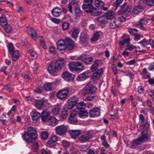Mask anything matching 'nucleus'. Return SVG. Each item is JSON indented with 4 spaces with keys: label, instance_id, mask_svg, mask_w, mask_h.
<instances>
[{
    "label": "nucleus",
    "instance_id": "obj_55",
    "mask_svg": "<svg viewBox=\"0 0 154 154\" xmlns=\"http://www.w3.org/2000/svg\"><path fill=\"white\" fill-rule=\"evenodd\" d=\"M123 0H117L115 2L113 3V6L116 7V8L119 7L120 5L122 2Z\"/></svg>",
    "mask_w": 154,
    "mask_h": 154
},
{
    "label": "nucleus",
    "instance_id": "obj_52",
    "mask_svg": "<svg viewBox=\"0 0 154 154\" xmlns=\"http://www.w3.org/2000/svg\"><path fill=\"white\" fill-rule=\"evenodd\" d=\"M75 12L76 16H80L82 14V11L79 8H76L75 10Z\"/></svg>",
    "mask_w": 154,
    "mask_h": 154
},
{
    "label": "nucleus",
    "instance_id": "obj_34",
    "mask_svg": "<svg viewBox=\"0 0 154 154\" xmlns=\"http://www.w3.org/2000/svg\"><path fill=\"white\" fill-rule=\"evenodd\" d=\"M56 69H57L55 65L54 66L51 64L50 65L48 68V70L50 73H54L56 72Z\"/></svg>",
    "mask_w": 154,
    "mask_h": 154
},
{
    "label": "nucleus",
    "instance_id": "obj_64",
    "mask_svg": "<svg viewBox=\"0 0 154 154\" xmlns=\"http://www.w3.org/2000/svg\"><path fill=\"white\" fill-rule=\"evenodd\" d=\"M136 61L134 59L130 61L127 62L126 64L127 65H133L136 63Z\"/></svg>",
    "mask_w": 154,
    "mask_h": 154
},
{
    "label": "nucleus",
    "instance_id": "obj_30",
    "mask_svg": "<svg viewBox=\"0 0 154 154\" xmlns=\"http://www.w3.org/2000/svg\"><path fill=\"white\" fill-rule=\"evenodd\" d=\"M97 20L101 23L106 24L107 23V20L106 16L103 15L98 17Z\"/></svg>",
    "mask_w": 154,
    "mask_h": 154
},
{
    "label": "nucleus",
    "instance_id": "obj_51",
    "mask_svg": "<svg viewBox=\"0 0 154 154\" xmlns=\"http://www.w3.org/2000/svg\"><path fill=\"white\" fill-rule=\"evenodd\" d=\"M43 89L42 86H39L36 87V88L34 90V92L38 93H41L42 92Z\"/></svg>",
    "mask_w": 154,
    "mask_h": 154
},
{
    "label": "nucleus",
    "instance_id": "obj_16",
    "mask_svg": "<svg viewBox=\"0 0 154 154\" xmlns=\"http://www.w3.org/2000/svg\"><path fill=\"white\" fill-rule=\"evenodd\" d=\"M31 114L33 122L34 123H36L41 117L40 113L37 111H33Z\"/></svg>",
    "mask_w": 154,
    "mask_h": 154
},
{
    "label": "nucleus",
    "instance_id": "obj_18",
    "mask_svg": "<svg viewBox=\"0 0 154 154\" xmlns=\"http://www.w3.org/2000/svg\"><path fill=\"white\" fill-rule=\"evenodd\" d=\"M66 62L63 58H59L56 61L55 65L57 69H61L65 66Z\"/></svg>",
    "mask_w": 154,
    "mask_h": 154
},
{
    "label": "nucleus",
    "instance_id": "obj_3",
    "mask_svg": "<svg viewBox=\"0 0 154 154\" xmlns=\"http://www.w3.org/2000/svg\"><path fill=\"white\" fill-rule=\"evenodd\" d=\"M125 21V17L123 16L118 17L113 21H111L109 23V26L112 29L119 27L120 25V22H124Z\"/></svg>",
    "mask_w": 154,
    "mask_h": 154
},
{
    "label": "nucleus",
    "instance_id": "obj_5",
    "mask_svg": "<svg viewBox=\"0 0 154 154\" xmlns=\"http://www.w3.org/2000/svg\"><path fill=\"white\" fill-rule=\"evenodd\" d=\"M92 137V134L89 131H84L79 137V140L82 143H85L88 141Z\"/></svg>",
    "mask_w": 154,
    "mask_h": 154
},
{
    "label": "nucleus",
    "instance_id": "obj_60",
    "mask_svg": "<svg viewBox=\"0 0 154 154\" xmlns=\"http://www.w3.org/2000/svg\"><path fill=\"white\" fill-rule=\"evenodd\" d=\"M146 2L149 6H152L154 5V0H146Z\"/></svg>",
    "mask_w": 154,
    "mask_h": 154
},
{
    "label": "nucleus",
    "instance_id": "obj_48",
    "mask_svg": "<svg viewBox=\"0 0 154 154\" xmlns=\"http://www.w3.org/2000/svg\"><path fill=\"white\" fill-rule=\"evenodd\" d=\"M77 119L75 117H69V119L68 120V122L69 123L75 124L77 122Z\"/></svg>",
    "mask_w": 154,
    "mask_h": 154
},
{
    "label": "nucleus",
    "instance_id": "obj_7",
    "mask_svg": "<svg viewBox=\"0 0 154 154\" xmlns=\"http://www.w3.org/2000/svg\"><path fill=\"white\" fill-rule=\"evenodd\" d=\"M29 137L32 139H35L37 138V132L34 128L29 127L28 128L27 132Z\"/></svg>",
    "mask_w": 154,
    "mask_h": 154
},
{
    "label": "nucleus",
    "instance_id": "obj_35",
    "mask_svg": "<svg viewBox=\"0 0 154 154\" xmlns=\"http://www.w3.org/2000/svg\"><path fill=\"white\" fill-rule=\"evenodd\" d=\"M68 100L76 105L78 103V98L76 96H72L70 97Z\"/></svg>",
    "mask_w": 154,
    "mask_h": 154
},
{
    "label": "nucleus",
    "instance_id": "obj_49",
    "mask_svg": "<svg viewBox=\"0 0 154 154\" xmlns=\"http://www.w3.org/2000/svg\"><path fill=\"white\" fill-rule=\"evenodd\" d=\"M128 31L129 33L132 35H136L137 32V30L135 29H128Z\"/></svg>",
    "mask_w": 154,
    "mask_h": 154
},
{
    "label": "nucleus",
    "instance_id": "obj_61",
    "mask_svg": "<svg viewBox=\"0 0 154 154\" xmlns=\"http://www.w3.org/2000/svg\"><path fill=\"white\" fill-rule=\"evenodd\" d=\"M42 138L43 139L45 140L48 137V134L46 132H43L41 135Z\"/></svg>",
    "mask_w": 154,
    "mask_h": 154
},
{
    "label": "nucleus",
    "instance_id": "obj_27",
    "mask_svg": "<svg viewBox=\"0 0 154 154\" xmlns=\"http://www.w3.org/2000/svg\"><path fill=\"white\" fill-rule=\"evenodd\" d=\"M62 12V10L58 7H56L53 9L51 11L52 15L55 17H58Z\"/></svg>",
    "mask_w": 154,
    "mask_h": 154
},
{
    "label": "nucleus",
    "instance_id": "obj_20",
    "mask_svg": "<svg viewBox=\"0 0 154 154\" xmlns=\"http://www.w3.org/2000/svg\"><path fill=\"white\" fill-rule=\"evenodd\" d=\"M90 75L88 71L85 72L79 75L76 79L79 81H84L88 78Z\"/></svg>",
    "mask_w": 154,
    "mask_h": 154
},
{
    "label": "nucleus",
    "instance_id": "obj_8",
    "mask_svg": "<svg viewBox=\"0 0 154 154\" xmlns=\"http://www.w3.org/2000/svg\"><path fill=\"white\" fill-rule=\"evenodd\" d=\"M55 129L56 134L60 136L64 135L67 130L66 126L63 125L57 126Z\"/></svg>",
    "mask_w": 154,
    "mask_h": 154
},
{
    "label": "nucleus",
    "instance_id": "obj_42",
    "mask_svg": "<svg viewBox=\"0 0 154 154\" xmlns=\"http://www.w3.org/2000/svg\"><path fill=\"white\" fill-rule=\"evenodd\" d=\"M60 118L62 119H64L67 116V111L65 109H63L62 111V112L60 116Z\"/></svg>",
    "mask_w": 154,
    "mask_h": 154
},
{
    "label": "nucleus",
    "instance_id": "obj_26",
    "mask_svg": "<svg viewBox=\"0 0 154 154\" xmlns=\"http://www.w3.org/2000/svg\"><path fill=\"white\" fill-rule=\"evenodd\" d=\"M12 57V60L14 61H16L18 59L19 56V52L18 50H15L11 52L10 54Z\"/></svg>",
    "mask_w": 154,
    "mask_h": 154
},
{
    "label": "nucleus",
    "instance_id": "obj_15",
    "mask_svg": "<svg viewBox=\"0 0 154 154\" xmlns=\"http://www.w3.org/2000/svg\"><path fill=\"white\" fill-rule=\"evenodd\" d=\"M79 32V29L75 26L73 27L72 30L70 31L72 37L76 40L78 36V34Z\"/></svg>",
    "mask_w": 154,
    "mask_h": 154
},
{
    "label": "nucleus",
    "instance_id": "obj_13",
    "mask_svg": "<svg viewBox=\"0 0 154 154\" xmlns=\"http://www.w3.org/2000/svg\"><path fill=\"white\" fill-rule=\"evenodd\" d=\"M100 109L97 108H92L89 111V115L92 117H97L100 115Z\"/></svg>",
    "mask_w": 154,
    "mask_h": 154
},
{
    "label": "nucleus",
    "instance_id": "obj_22",
    "mask_svg": "<svg viewBox=\"0 0 154 154\" xmlns=\"http://www.w3.org/2000/svg\"><path fill=\"white\" fill-rule=\"evenodd\" d=\"M57 139V136H52L50 139L48 141L47 144L48 146L49 147H53L55 146V143Z\"/></svg>",
    "mask_w": 154,
    "mask_h": 154
},
{
    "label": "nucleus",
    "instance_id": "obj_41",
    "mask_svg": "<svg viewBox=\"0 0 154 154\" xmlns=\"http://www.w3.org/2000/svg\"><path fill=\"white\" fill-rule=\"evenodd\" d=\"M51 83H47L45 84L44 86V89L47 91H50L52 88V84Z\"/></svg>",
    "mask_w": 154,
    "mask_h": 154
},
{
    "label": "nucleus",
    "instance_id": "obj_29",
    "mask_svg": "<svg viewBox=\"0 0 154 154\" xmlns=\"http://www.w3.org/2000/svg\"><path fill=\"white\" fill-rule=\"evenodd\" d=\"M115 14L114 13L111 11H108L106 13V17L107 19L111 20L114 18Z\"/></svg>",
    "mask_w": 154,
    "mask_h": 154
},
{
    "label": "nucleus",
    "instance_id": "obj_1",
    "mask_svg": "<svg viewBox=\"0 0 154 154\" xmlns=\"http://www.w3.org/2000/svg\"><path fill=\"white\" fill-rule=\"evenodd\" d=\"M69 65V68L71 71H75L77 73H79L84 68L83 64L79 62H72L70 63Z\"/></svg>",
    "mask_w": 154,
    "mask_h": 154
},
{
    "label": "nucleus",
    "instance_id": "obj_14",
    "mask_svg": "<svg viewBox=\"0 0 154 154\" xmlns=\"http://www.w3.org/2000/svg\"><path fill=\"white\" fill-rule=\"evenodd\" d=\"M57 48L60 51H63L67 48L64 40L60 39L56 43Z\"/></svg>",
    "mask_w": 154,
    "mask_h": 154
},
{
    "label": "nucleus",
    "instance_id": "obj_10",
    "mask_svg": "<svg viewBox=\"0 0 154 154\" xmlns=\"http://www.w3.org/2000/svg\"><path fill=\"white\" fill-rule=\"evenodd\" d=\"M63 78L67 81H72L74 78V75L68 72H64L62 74Z\"/></svg>",
    "mask_w": 154,
    "mask_h": 154
},
{
    "label": "nucleus",
    "instance_id": "obj_23",
    "mask_svg": "<svg viewBox=\"0 0 154 154\" xmlns=\"http://www.w3.org/2000/svg\"><path fill=\"white\" fill-rule=\"evenodd\" d=\"M70 136L73 138L78 136L81 133L80 130H70L68 131Z\"/></svg>",
    "mask_w": 154,
    "mask_h": 154
},
{
    "label": "nucleus",
    "instance_id": "obj_45",
    "mask_svg": "<svg viewBox=\"0 0 154 154\" xmlns=\"http://www.w3.org/2000/svg\"><path fill=\"white\" fill-rule=\"evenodd\" d=\"M30 31L31 32V37L32 38L35 40L37 38V35L36 31L35 30L33 29L32 28H31Z\"/></svg>",
    "mask_w": 154,
    "mask_h": 154
},
{
    "label": "nucleus",
    "instance_id": "obj_62",
    "mask_svg": "<svg viewBox=\"0 0 154 154\" xmlns=\"http://www.w3.org/2000/svg\"><path fill=\"white\" fill-rule=\"evenodd\" d=\"M31 56L33 58H35L37 57V55L35 52L32 50H30L29 51Z\"/></svg>",
    "mask_w": 154,
    "mask_h": 154
},
{
    "label": "nucleus",
    "instance_id": "obj_39",
    "mask_svg": "<svg viewBox=\"0 0 154 154\" xmlns=\"http://www.w3.org/2000/svg\"><path fill=\"white\" fill-rule=\"evenodd\" d=\"M75 105L68 100L67 103L65 104V106L66 108L70 110L72 109Z\"/></svg>",
    "mask_w": 154,
    "mask_h": 154
},
{
    "label": "nucleus",
    "instance_id": "obj_4",
    "mask_svg": "<svg viewBox=\"0 0 154 154\" xmlns=\"http://www.w3.org/2000/svg\"><path fill=\"white\" fill-rule=\"evenodd\" d=\"M78 60L83 61L85 64H91L93 62L94 58L92 57H89L87 54H82L78 57Z\"/></svg>",
    "mask_w": 154,
    "mask_h": 154
},
{
    "label": "nucleus",
    "instance_id": "obj_40",
    "mask_svg": "<svg viewBox=\"0 0 154 154\" xmlns=\"http://www.w3.org/2000/svg\"><path fill=\"white\" fill-rule=\"evenodd\" d=\"M3 26L5 31L7 33H10L12 30V28L11 26L7 24Z\"/></svg>",
    "mask_w": 154,
    "mask_h": 154
},
{
    "label": "nucleus",
    "instance_id": "obj_33",
    "mask_svg": "<svg viewBox=\"0 0 154 154\" xmlns=\"http://www.w3.org/2000/svg\"><path fill=\"white\" fill-rule=\"evenodd\" d=\"M88 113L85 109L80 110L79 113L80 118H85L88 115Z\"/></svg>",
    "mask_w": 154,
    "mask_h": 154
},
{
    "label": "nucleus",
    "instance_id": "obj_19",
    "mask_svg": "<svg viewBox=\"0 0 154 154\" xmlns=\"http://www.w3.org/2000/svg\"><path fill=\"white\" fill-rule=\"evenodd\" d=\"M50 115V111L47 109L43 110L41 115V117L42 121H46L49 117Z\"/></svg>",
    "mask_w": 154,
    "mask_h": 154
},
{
    "label": "nucleus",
    "instance_id": "obj_2",
    "mask_svg": "<svg viewBox=\"0 0 154 154\" xmlns=\"http://www.w3.org/2000/svg\"><path fill=\"white\" fill-rule=\"evenodd\" d=\"M96 90V88L92 84V82H90L82 90V94L85 96L87 94L94 93Z\"/></svg>",
    "mask_w": 154,
    "mask_h": 154
},
{
    "label": "nucleus",
    "instance_id": "obj_9",
    "mask_svg": "<svg viewBox=\"0 0 154 154\" xmlns=\"http://www.w3.org/2000/svg\"><path fill=\"white\" fill-rule=\"evenodd\" d=\"M69 92V90L67 88L60 90L57 93V97L60 99H63L67 97Z\"/></svg>",
    "mask_w": 154,
    "mask_h": 154
},
{
    "label": "nucleus",
    "instance_id": "obj_24",
    "mask_svg": "<svg viewBox=\"0 0 154 154\" xmlns=\"http://www.w3.org/2000/svg\"><path fill=\"white\" fill-rule=\"evenodd\" d=\"M101 60H98L95 61L90 67L91 71L92 72L95 71L98 69V65L101 64Z\"/></svg>",
    "mask_w": 154,
    "mask_h": 154
},
{
    "label": "nucleus",
    "instance_id": "obj_28",
    "mask_svg": "<svg viewBox=\"0 0 154 154\" xmlns=\"http://www.w3.org/2000/svg\"><path fill=\"white\" fill-rule=\"evenodd\" d=\"M143 9V6L138 5L134 7L133 12L135 14H137L142 11Z\"/></svg>",
    "mask_w": 154,
    "mask_h": 154
},
{
    "label": "nucleus",
    "instance_id": "obj_59",
    "mask_svg": "<svg viewBox=\"0 0 154 154\" xmlns=\"http://www.w3.org/2000/svg\"><path fill=\"white\" fill-rule=\"evenodd\" d=\"M139 23L143 24H146L148 23L147 19L145 18L141 19L139 21Z\"/></svg>",
    "mask_w": 154,
    "mask_h": 154
},
{
    "label": "nucleus",
    "instance_id": "obj_32",
    "mask_svg": "<svg viewBox=\"0 0 154 154\" xmlns=\"http://www.w3.org/2000/svg\"><path fill=\"white\" fill-rule=\"evenodd\" d=\"M103 72V69L101 68L98 70L97 71L94 73L93 76L94 78H99L102 74Z\"/></svg>",
    "mask_w": 154,
    "mask_h": 154
},
{
    "label": "nucleus",
    "instance_id": "obj_50",
    "mask_svg": "<svg viewBox=\"0 0 154 154\" xmlns=\"http://www.w3.org/2000/svg\"><path fill=\"white\" fill-rule=\"evenodd\" d=\"M124 73L125 75L127 76L133 78H134V74L129 70L125 71Z\"/></svg>",
    "mask_w": 154,
    "mask_h": 154
},
{
    "label": "nucleus",
    "instance_id": "obj_6",
    "mask_svg": "<svg viewBox=\"0 0 154 154\" xmlns=\"http://www.w3.org/2000/svg\"><path fill=\"white\" fill-rule=\"evenodd\" d=\"M121 7L119 12L121 14L127 13V12H128V14L129 15L132 11L131 6L127 5L126 3L121 5Z\"/></svg>",
    "mask_w": 154,
    "mask_h": 154
},
{
    "label": "nucleus",
    "instance_id": "obj_43",
    "mask_svg": "<svg viewBox=\"0 0 154 154\" xmlns=\"http://www.w3.org/2000/svg\"><path fill=\"white\" fill-rule=\"evenodd\" d=\"M141 143L139 137L136 140H133L131 143V145L134 146H136L139 145Z\"/></svg>",
    "mask_w": 154,
    "mask_h": 154
},
{
    "label": "nucleus",
    "instance_id": "obj_21",
    "mask_svg": "<svg viewBox=\"0 0 154 154\" xmlns=\"http://www.w3.org/2000/svg\"><path fill=\"white\" fill-rule=\"evenodd\" d=\"M93 0H85L84 4L82 5V8L85 11L89 9V8L92 7V3Z\"/></svg>",
    "mask_w": 154,
    "mask_h": 154
},
{
    "label": "nucleus",
    "instance_id": "obj_38",
    "mask_svg": "<svg viewBox=\"0 0 154 154\" xmlns=\"http://www.w3.org/2000/svg\"><path fill=\"white\" fill-rule=\"evenodd\" d=\"M61 107L59 106H55L52 109V112L54 115H56L58 114L59 112L60 109Z\"/></svg>",
    "mask_w": 154,
    "mask_h": 154
},
{
    "label": "nucleus",
    "instance_id": "obj_31",
    "mask_svg": "<svg viewBox=\"0 0 154 154\" xmlns=\"http://www.w3.org/2000/svg\"><path fill=\"white\" fill-rule=\"evenodd\" d=\"M58 121L55 118L51 117L49 119L48 123L50 125L54 126L58 123Z\"/></svg>",
    "mask_w": 154,
    "mask_h": 154
},
{
    "label": "nucleus",
    "instance_id": "obj_46",
    "mask_svg": "<svg viewBox=\"0 0 154 154\" xmlns=\"http://www.w3.org/2000/svg\"><path fill=\"white\" fill-rule=\"evenodd\" d=\"M32 149L34 152H36L38 149V145L37 143L35 142H33Z\"/></svg>",
    "mask_w": 154,
    "mask_h": 154
},
{
    "label": "nucleus",
    "instance_id": "obj_17",
    "mask_svg": "<svg viewBox=\"0 0 154 154\" xmlns=\"http://www.w3.org/2000/svg\"><path fill=\"white\" fill-rule=\"evenodd\" d=\"M35 103L36 106L38 108H40L43 106H47L49 104L47 101L42 100H36L35 101Z\"/></svg>",
    "mask_w": 154,
    "mask_h": 154
},
{
    "label": "nucleus",
    "instance_id": "obj_58",
    "mask_svg": "<svg viewBox=\"0 0 154 154\" xmlns=\"http://www.w3.org/2000/svg\"><path fill=\"white\" fill-rule=\"evenodd\" d=\"M8 46V50L10 54L11 53V52H13V51L15 50H14V46L11 43L9 44Z\"/></svg>",
    "mask_w": 154,
    "mask_h": 154
},
{
    "label": "nucleus",
    "instance_id": "obj_25",
    "mask_svg": "<svg viewBox=\"0 0 154 154\" xmlns=\"http://www.w3.org/2000/svg\"><path fill=\"white\" fill-rule=\"evenodd\" d=\"M64 40L67 48L69 47H70L71 48H73L74 42L72 40L69 38H66Z\"/></svg>",
    "mask_w": 154,
    "mask_h": 154
},
{
    "label": "nucleus",
    "instance_id": "obj_54",
    "mask_svg": "<svg viewBox=\"0 0 154 154\" xmlns=\"http://www.w3.org/2000/svg\"><path fill=\"white\" fill-rule=\"evenodd\" d=\"M148 42L145 39H143V40L140 42L138 43L142 45L143 47H146L148 44Z\"/></svg>",
    "mask_w": 154,
    "mask_h": 154
},
{
    "label": "nucleus",
    "instance_id": "obj_57",
    "mask_svg": "<svg viewBox=\"0 0 154 154\" xmlns=\"http://www.w3.org/2000/svg\"><path fill=\"white\" fill-rule=\"evenodd\" d=\"M69 26V24L67 22L64 23L62 25V27L63 30H67Z\"/></svg>",
    "mask_w": 154,
    "mask_h": 154
},
{
    "label": "nucleus",
    "instance_id": "obj_53",
    "mask_svg": "<svg viewBox=\"0 0 154 154\" xmlns=\"http://www.w3.org/2000/svg\"><path fill=\"white\" fill-rule=\"evenodd\" d=\"M29 136L27 135V134L25 133L23 135V139L26 141L29 142H32L30 138L28 137Z\"/></svg>",
    "mask_w": 154,
    "mask_h": 154
},
{
    "label": "nucleus",
    "instance_id": "obj_56",
    "mask_svg": "<svg viewBox=\"0 0 154 154\" xmlns=\"http://www.w3.org/2000/svg\"><path fill=\"white\" fill-rule=\"evenodd\" d=\"M99 37V34L98 32L96 33L92 38L91 40L93 42H94L98 39Z\"/></svg>",
    "mask_w": 154,
    "mask_h": 154
},
{
    "label": "nucleus",
    "instance_id": "obj_63",
    "mask_svg": "<svg viewBox=\"0 0 154 154\" xmlns=\"http://www.w3.org/2000/svg\"><path fill=\"white\" fill-rule=\"evenodd\" d=\"M78 112L75 110L73 111L70 114L69 117H75L77 116L78 114Z\"/></svg>",
    "mask_w": 154,
    "mask_h": 154
},
{
    "label": "nucleus",
    "instance_id": "obj_12",
    "mask_svg": "<svg viewBox=\"0 0 154 154\" xmlns=\"http://www.w3.org/2000/svg\"><path fill=\"white\" fill-rule=\"evenodd\" d=\"M80 43L84 46H86L88 42V36L87 34L82 33L80 36Z\"/></svg>",
    "mask_w": 154,
    "mask_h": 154
},
{
    "label": "nucleus",
    "instance_id": "obj_37",
    "mask_svg": "<svg viewBox=\"0 0 154 154\" xmlns=\"http://www.w3.org/2000/svg\"><path fill=\"white\" fill-rule=\"evenodd\" d=\"M101 139L102 141V145L106 147H108L109 145L108 142L106 140V137L105 135H103L101 137Z\"/></svg>",
    "mask_w": 154,
    "mask_h": 154
},
{
    "label": "nucleus",
    "instance_id": "obj_44",
    "mask_svg": "<svg viewBox=\"0 0 154 154\" xmlns=\"http://www.w3.org/2000/svg\"><path fill=\"white\" fill-rule=\"evenodd\" d=\"M94 3L96 6L97 7H102L104 5L103 2L100 0H95Z\"/></svg>",
    "mask_w": 154,
    "mask_h": 154
},
{
    "label": "nucleus",
    "instance_id": "obj_11",
    "mask_svg": "<svg viewBox=\"0 0 154 154\" xmlns=\"http://www.w3.org/2000/svg\"><path fill=\"white\" fill-rule=\"evenodd\" d=\"M88 13L91 14L95 16H97L100 15L102 13V11L97 10L95 8H94L93 6L91 7L85 11Z\"/></svg>",
    "mask_w": 154,
    "mask_h": 154
},
{
    "label": "nucleus",
    "instance_id": "obj_47",
    "mask_svg": "<svg viewBox=\"0 0 154 154\" xmlns=\"http://www.w3.org/2000/svg\"><path fill=\"white\" fill-rule=\"evenodd\" d=\"M141 142L143 141H146L148 140V135L146 134H143L141 136L139 137Z\"/></svg>",
    "mask_w": 154,
    "mask_h": 154
},
{
    "label": "nucleus",
    "instance_id": "obj_36",
    "mask_svg": "<svg viewBox=\"0 0 154 154\" xmlns=\"http://www.w3.org/2000/svg\"><path fill=\"white\" fill-rule=\"evenodd\" d=\"M0 21L1 25L2 26H5V25L7 24V20L5 15H2L0 17Z\"/></svg>",
    "mask_w": 154,
    "mask_h": 154
}]
</instances>
